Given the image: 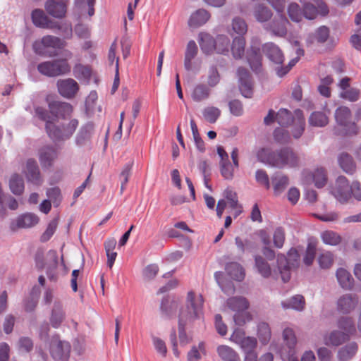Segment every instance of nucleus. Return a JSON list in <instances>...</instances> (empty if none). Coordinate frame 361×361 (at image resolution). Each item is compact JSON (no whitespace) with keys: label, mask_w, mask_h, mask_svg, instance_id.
<instances>
[{"label":"nucleus","mask_w":361,"mask_h":361,"mask_svg":"<svg viewBox=\"0 0 361 361\" xmlns=\"http://www.w3.org/2000/svg\"><path fill=\"white\" fill-rule=\"evenodd\" d=\"M204 300L202 295H195L193 291L187 294L185 307L180 310L178 321V336L181 345H186L190 339L186 329L192 326L193 322L202 314Z\"/></svg>","instance_id":"f257e3e1"},{"label":"nucleus","mask_w":361,"mask_h":361,"mask_svg":"<svg viewBox=\"0 0 361 361\" xmlns=\"http://www.w3.org/2000/svg\"><path fill=\"white\" fill-rule=\"evenodd\" d=\"M256 155L259 161L278 169H283L286 166L294 168L300 165L299 156L289 147H284L276 150L263 147L257 151Z\"/></svg>","instance_id":"f03ea898"},{"label":"nucleus","mask_w":361,"mask_h":361,"mask_svg":"<svg viewBox=\"0 0 361 361\" xmlns=\"http://www.w3.org/2000/svg\"><path fill=\"white\" fill-rule=\"evenodd\" d=\"M63 56L64 57L62 59H56L39 63L37 66L38 72L49 78H55L69 73L71 66L68 61L73 57V54L69 50H64Z\"/></svg>","instance_id":"7ed1b4c3"},{"label":"nucleus","mask_w":361,"mask_h":361,"mask_svg":"<svg viewBox=\"0 0 361 361\" xmlns=\"http://www.w3.org/2000/svg\"><path fill=\"white\" fill-rule=\"evenodd\" d=\"M300 255L297 250L292 247L288 252V256L283 254L277 255V266L282 281L286 283L290 279V270L298 268L300 264Z\"/></svg>","instance_id":"20e7f679"},{"label":"nucleus","mask_w":361,"mask_h":361,"mask_svg":"<svg viewBox=\"0 0 361 361\" xmlns=\"http://www.w3.org/2000/svg\"><path fill=\"white\" fill-rule=\"evenodd\" d=\"M66 43L64 40L54 35H45L41 39L36 40L32 44L34 52L39 56H48L49 57L56 56L55 51L47 52V49L52 48L61 49L66 47Z\"/></svg>","instance_id":"39448f33"},{"label":"nucleus","mask_w":361,"mask_h":361,"mask_svg":"<svg viewBox=\"0 0 361 361\" xmlns=\"http://www.w3.org/2000/svg\"><path fill=\"white\" fill-rule=\"evenodd\" d=\"M71 352L68 342L62 341L58 336H53L50 342V354L56 361H68Z\"/></svg>","instance_id":"423d86ee"},{"label":"nucleus","mask_w":361,"mask_h":361,"mask_svg":"<svg viewBox=\"0 0 361 361\" xmlns=\"http://www.w3.org/2000/svg\"><path fill=\"white\" fill-rule=\"evenodd\" d=\"M237 76L240 93L246 98H251L253 94V81L250 72L244 67H239Z\"/></svg>","instance_id":"0eeeda50"},{"label":"nucleus","mask_w":361,"mask_h":361,"mask_svg":"<svg viewBox=\"0 0 361 361\" xmlns=\"http://www.w3.org/2000/svg\"><path fill=\"white\" fill-rule=\"evenodd\" d=\"M332 194L336 199L342 204L348 202L350 198V185L347 178L339 176L336 180Z\"/></svg>","instance_id":"6e6552de"},{"label":"nucleus","mask_w":361,"mask_h":361,"mask_svg":"<svg viewBox=\"0 0 361 361\" xmlns=\"http://www.w3.org/2000/svg\"><path fill=\"white\" fill-rule=\"evenodd\" d=\"M288 23L287 18L283 14H280L271 22L265 23L263 27L266 31L275 36L283 37L287 33L286 25Z\"/></svg>","instance_id":"1a4fd4ad"},{"label":"nucleus","mask_w":361,"mask_h":361,"mask_svg":"<svg viewBox=\"0 0 361 361\" xmlns=\"http://www.w3.org/2000/svg\"><path fill=\"white\" fill-rule=\"evenodd\" d=\"M39 221V219L35 214L26 212L11 222L10 228L13 231H16L19 228H29L37 225Z\"/></svg>","instance_id":"9d476101"},{"label":"nucleus","mask_w":361,"mask_h":361,"mask_svg":"<svg viewBox=\"0 0 361 361\" xmlns=\"http://www.w3.org/2000/svg\"><path fill=\"white\" fill-rule=\"evenodd\" d=\"M68 3L60 0H47L44 3L47 13L54 18L63 19L67 13Z\"/></svg>","instance_id":"9b49d317"},{"label":"nucleus","mask_w":361,"mask_h":361,"mask_svg":"<svg viewBox=\"0 0 361 361\" xmlns=\"http://www.w3.org/2000/svg\"><path fill=\"white\" fill-rule=\"evenodd\" d=\"M58 155L57 149L52 145H44L38 151L39 161L43 169L51 167Z\"/></svg>","instance_id":"f8f14e48"},{"label":"nucleus","mask_w":361,"mask_h":361,"mask_svg":"<svg viewBox=\"0 0 361 361\" xmlns=\"http://www.w3.org/2000/svg\"><path fill=\"white\" fill-rule=\"evenodd\" d=\"M359 299L357 295L347 293L341 296L337 301V310L343 314L352 312L357 306Z\"/></svg>","instance_id":"ddd939ff"},{"label":"nucleus","mask_w":361,"mask_h":361,"mask_svg":"<svg viewBox=\"0 0 361 361\" xmlns=\"http://www.w3.org/2000/svg\"><path fill=\"white\" fill-rule=\"evenodd\" d=\"M246 60L253 72L259 73L262 71V56L260 49L251 46L246 52Z\"/></svg>","instance_id":"4468645a"},{"label":"nucleus","mask_w":361,"mask_h":361,"mask_svg":"<svg viewBox=\"0 0 361 361\" xmlns=\"http://www.w3.org/2000/svg\"><path fill=\"white\" fill-rule=\"evenodd\" d=\"M57 87L60 94L68 99L74 97L79 90L78 82L72 78L58 80Z\"/></svg>","instance_id":"2eb2a0df"},{"label":"nucleus","mask_w":361,"mask_h":361,"mask_svg":"<svg viewBox=\"0 0 361 361\" xmlns=\"http://www.w3.org/2000/svg\"><path fill=\"white\" fill-rule=\"evenodd\" d=\"M25 176L28 182L34 185H39L42 183V178L39 166L34 159H28L26 162Z\"/></svg>","instance_id":"dca6fc26"},{"label":"nucleus","mask_w":361,"mask_h":361,"mask_svg":"<svg viewBox=\"0 0 361 361\" xmlns=\"http://www.w3.org/2000/svg\"><path fill=\"white\" fill-rule=\"evenodd\" d=\"M50 114L56 118L65 119L73 111V106L67 102L53 101L49 103Z\"/></svg>","instance_id":"f3484780"},{"label":"nucleus","mask_w":361,"mask_h":361,"mask_svg":"<svg viewBox=\"0 0 361 361\" xmlns=\"http://www.w3.org/2000/svg\"><path fill=\"white\" fill-rule=\"evenodd\" d=\"M262 51L273 63L281 65L284 61L283 54L280 48L273 42H268L262 46Z\"/></svg>","instance_id":"a211bd4d"},{"label":"nucleus","mask_w":361,"mask_h":361,"mask_svg":"<svg viewBox=\"0 0 361 361\" xmlns=\"http://www.w3.org/2000/svg\"><path fill=\"white\" fill-rule=\"evenodd\" d=\"M271 180L275 195L281 194L289 184L288 177L279 172L273 174Z\"/></svg>","instance_id":"6ab92c4d"},{"label":"nucleus","mask_w":361,"mask_h":361,"mask_svg":"<svg viewBox=\"0 0 361 361\" xmlns=\"http://www.w3.org/2000/svg\"><path fill=\"white\" fill-rule=\"evenodd\" d=\"M338 162L341 169L348 175L356 171V164L353 157L347 152H342L338 157Z\"/></svg>","instance_id":"aec40b11"},{"label":"nucleus","mask_w":361,"mask_h":361,"mask_svg":"<svg viewBox=\"0 0 361 361\" xmlns=\"http://www.w3.org/2000/svg\"><path fill=\"white\" fill-rule=\"evenodd\" d=\"M293 124L292 135L295 139H298L303 134L305 127V119L302 110H295V121Z\"/></svg>","instance_id":"412c9836"},{"label":"nucleus","mask_w":361,"mask_h":361,"mask_svg":"<svg viewBox=\"0 0 361 361\" xmlns=\"http://www.w3.org/2000/svg\"><path fill=\"white\" fill-rule=\"evenodd\" d=\"M45 130L49 137L54 142L66 140L61 126L56 125L54 122L45 123Z\"/></svg>","instance_id":"4be33fe9"},{"label":"nucleus","mask_w":361,"mask_h":361,"mask_svg":"<svg viewBox=\"0 0 361 361\" xmlns=\"http://www.w3.org/2000/svg\"><path fill=\"white\" fill-rule=\"evenodd\" d=\"M253 16L255 20L261 23H267L272 17L271 9L263 4H257L253 9Z\"/></svg>","instance_id":"5701e85b"},{"label":"nucleus","mask_w":361,"mask_h":361,"mask_svg":"<svg viewBox=\"0 0 361 361\" xmlns=\"http://www.w3.org/2000/svg\"><path fill=\"white\" fill-rule=\"evenodd\" d=\"M210 18V13L205 9L201 8L192 13L188 20L190 27H197L206 23Z\"/></svg>","instance_id":"b1692460"},{"label":"nucleus","mask_w":361,"mask_h":361,"mask_svg":"<svg viewBox=\"0 0 361 361\" xmlns=\"http://www.w3.org/2000/svg\"><path fill=\"white\" fill-rule=\"evenodd\" d=\"M338 282L342 288L352 290L354 286V279L352 275L346 269L339 268L336 274Z\"/></svg>","instance_id":"393cba45"},{"label":"nucleus","mask_w":361,"mask_h":361,"mask_svg":"<svg viewBox=\"0 0 361 361\" xmlns=\"http://www.w3.org/2000/svg\"><path fill=\"white\" fill-rule=\"evenodd\" d=\"M179 307V302L176 300H169L164 297L161 302L160 310L161 313L168 318H171L176 312Z\"/></svg>","instance_id":"a878e982"},{"label":"nucleus","mask_w":361,"mask_h":361,"mask_svg":"<svg viewBox=\"0 0 361 361\" xmlns=\"http://www.w3.org/2000/svg\"><path fill=\"white\" fill-rule=\"evenodd\" d=\"M198 52L197 46L194 40L188 42L184 57V68L186 71L192 70V60L195 58Z\"/></svg>","instance_id":"bb28decb"},{"label":"nucleus","mask_w":361,"mask_h":361,"mask_svg":"<svg viewBox=\"0 0 361 361\" xmlns=\"http://www.w3.org/2000/svg\"><path fill=\"white\" fill-rule=\"evenodd\" d=\"M228 307L236 312H245L249 307V302L243 297H231L226 300Z\"/></svg>","instance_id":"cd10ccee"},{"label":"nucleus","mask_w":361,"mask_h":361,"mask_svg":"<svg viewBox=\"0 0 361 361\" xmlns=\"http://www.w3.org/2000/svg\"><path fill=\"white\" fill-rule=\"evenodd\" d=\"M245 39L243 36L233 38L231 50L235 59H241L245 55Z\"/></svg>","instance_id":"c85d7f7f"},{"label":"nucleus","mask_w":361,"mask_h":361,"mask_svg":"<svg viewBox=\"0 0 361 361\" xmlns=\"http://www.w3.org/2000/svg\"><path fill=\"white\" fill-rule=\"evenodd\" d=\"M93 130L94 125L91 122L87 123L83 126H82L76 136V144L79 146L84 145L87 141L90 140Z\"/></svg>","instance_id":"c756f323"},{"label":"nucleus","mask_w":361,"mask_h":361,"mask_svg":"<svg viewBox=\"0 0 361 361\" xmlns=\"http://www.w3.org/2000/svg\"><path fill=\"white\" fill-rule=\"evenodd\" d=\"M216 350L223 361H240L238 354L228 345H221L217 347Z\"/></svg>","instance_id":"7c9ffc66"},{"label":"nucleus","mask_w":361,"mask_h":361,"mask_svg":"<svg viewBox=\"0 0 361 361\" xmlns=\"http://www.w3.org/2000/svg\"><path fill=\"white\" fill-rule=\"evenodd\" d=\"M227 274L234 280L241 281L245 278V271L238 262H229L225 267Z\"/></svg>","instance_id":"2f4dec72"},{"label":"nucleus","mask_w":361,"mask_h":361,"mask_svg":"<svg viewBox=\"0 0 361 361\" xmlns=\"http://www.w3.org/2000/svg\"><path fill=\"white\" fill-rule=\"evenodd\" d=\"M215 41L216 39L207 33H201L200 35V47L203 53L210 54L215 50Z\"/></svg>","instance_id":"473e14b6"},{"label":"nucleus","mask_w":361,"mask_h":361,"mask_svg":"<svg viewBox=\"0 0 361 361\" xmlns=\"http://www.w3.org/2000/svg\"><path fill=\"white\" fill-rule=\"evenodd\" d=\"M337 326L341 329L343 333H347V336L354 334L356 332V328L354 320L350 317L342 316L337 320Z\"/></svg>","instance_id":"72a5a7b5"},{"label":"nucleus","mask_w":361,"mask_h":361,"mask_svg":"<svg viewBox=\"0 0 361 361\" xmlns=\"http://www.w3.org/2000/svg\"><path fill=\"white\" fill-rule=\"evenodd\" d=\"M357 345L355 342L350 343L339 349L337 357L340 361L350 360L357 351Z\"/></svg>","instance_id":"f704fd0d"},{"label":"nucleus","mask_w":361,"mask_h":361,"mask_svg":"<svg viewBox=\"0 0 361 361\" xmlns=\"http://www.w3.org/2000/svg\"><path fill=\"white\" fill-rule=\"evenodd\" d=\"M9 188L14 195H21L25 189L24 180L23 177L18 173L13 174L9 180Z\"/></svg>","instance_id":"c9c22d12"},{"label":"nucleus","mask_w":361,"mask_h":361,"mask_svg":"<svg viewBox=\"0 0 361 361\" xmlns=\"http://www.w3.org/2000/svg\"><path fill=\"white\" fill-rule=\"evenodd\" d=\"M281 305L284 309H293L298 311H302L305 308V300L302 295H296L286 301L281 302Z\"/></svg>","instance_id":"e433bc0d"},{"label":"nucleus","mask_w":361,"mask_h":361,"mask_svg":"<svg viewBox=\"0 0 361 361\" xmlns=\"http://www.w3.org/2000/svg\"><path fill=\"white\" fill-rule=\"evenodd\" d=\"M64 312L62 308V305L59 302H54L51 315L50 317V322L54 328H58L64 319Z\"/></svg>","instance_id":"4c0bfd02"},{"label":"nucleus","mask_w":361,"mask_h":361,"mask_svg":"<svg viewBox=\"0 0 361 361\" xmlns=\"http://www.w3.org/2000/svg\"><path fill=\"white\" fill-rule=\"evenodd\" d=\"M210 95L209 87L204 84L197 85L191 94L192 99L197 102H202L209 98Z\"/></svg>","instance_id":"58836bf2"},{"label":"nucleus","mask_w":361,"mask_h":361,"mask_svg":"<svg viewBox=\"0 0 361 361\" xmlns=\"http://www.w3.org/2000/svg\"><path fill=\"white\" fill-rule=\"evenodd\" d=\"M351 111L347 106H340L335 111V118L337 123L342 126H347L350 123Z\"/></svg>","instance_id":"ea45409f"},{"label":"nucleus","mask_w":361,"mask_h":361,"mask_svg":"<svg viewBox=\"0 0 361 361\" xmlns=\"http://www.w3.org/2000/svg\"><path fill=\"white\" fill-rule=\"evenodd\" d=\"M255 266L257 272L264 278H269L271 275L270 265L262 256H255Z\"/></svg>","instance_id":"a19ab883"},{"label":"nucleus","mask_w":361,"mask_h":361,"mask_svg":"<svg viewBox=\"0 0 361 361\" xmlns=\"http://www.w3.org/2000/svg\"><path fill=\"white\" fill-rule=\"evenodd\" d=\"M276 121L281 126H287L295 121V112L293 115L286 109H281L276 114Z\"/></svg>","instance_id":"79ce46f5"},{"label":"nucleus","mask_w":361,"mask_h":361,"mask_svg":"<svg viewBox=\"0 0 361 361\" xmlns=\"http://www.w3.org/2000/svg\"><path fill=\"white\" fill-rule=\"evenodd\" d=\"M31 18L33 24L36 27L44 29L49 17L44 13L43 10L35 8L32 11Z\"/></svg>","instance_id":"37998d69"},{"label":"nucleus","mask_w":361,"mask_h":361,"mask_svg":"<svg viewBox=\"0 0 361 361\" xmlns=\"http://www.w3.org/2000/svg\"><path fill=\"white\" fill-rule=\"evenodd\" d=\"M230 39L224 35H218L215 41V50L218 54L226 55L229 52Z\"/></svg>","instance_id":"c03bdc74"},{"label":"nucleus","mask_w":361,"mask_h":361,"mask_svg":"<svg viewBox=\"0 0 361 361\" xmlns=\"http://www.w3.org/2000/svg\"><path fill=\"white\" fill-rule=\"evenodd\" d=\"M271 329L266 322H260L257 326V336L259 341L265 345L267 344L271 338Z\"/></svg>","instance_id":"a18cd8bd"},{"label":"nucleus","mask_w":361,"mask_h":361,"mask_svg":"<svg viewBox=\"0 0 361 361\" xmlns=\"http://www.w3.org/2000/svg\"><path fill=\"white\" fill-rule=\"evenodd\" d=\"M329 122L328 117L324 113L321 111H314L311 114L309 118V123L312 126L324 127Z\"/></svg>","instance_id":"49530a36"},{"label":"nucleus","mask_w":361,"mask_h":361,"mask_svg":"<svg viewBox=\"0 0 361 361\" xmlns=\"http://www.w3.org/2000/svg\"><path fill=\"white\" fill-rule=\"evenodd\" d=\"M327 173L324 168H317L313 173V180L317 188H322L327 183Z\"/></svg>","instance_id":"de8ad7c7"},{"label":"nucleus","mask_w":361,"mask_h":361,"mask_svg":"<svg viewBox=\"0 0 361 361\" xmlns=\"http://www.w3.org/2000/svg\"><path fill=\"white\" fill-rule=\"evenodd\" d=\"M350 338L347 333H343L338 330L332 331L329 336L330 344L334 346H338Z\"/></svg>","instance_id":"09e8293b"},{"label":"nucleus","mask_w":361,"mask_h":361,"mask_svg":"<svg viewBox=\"0 0 361 361\" xmlns=\"http://www.w3.org/2000/svg\"><path fill=\"white\" fill-rule=\"evenodd\" d=\"M321 238L324 243L329 245H337L341 242V237L336 232L326 231L322 233Z\"/></svg>","instance_id":"8fccbe9b"},{"label":"nucleus","mask_w":361,"mask_h":361,"mask_svg":"<svg viewBox=\"0 0 361 361\" xmlns=\"http://www.w3.org/2000/svg\"><path fill=\"white\" fill-rule=\"evenodd\" d=\"M59 218L57 216L53 219L48 224L47 229L40 236V241L42 243L47 242L55 233L58 226Z\"/></svg>","instance_id":"3c124183"},{"label":"nucleus","mask_w":361,"mask_h":361,"mask_svg":"<svg viewBox=\"0 0 361 361\" xmlns=\"http://www.w3.org/2000/svg\"><path fill=\"white\" fill-rule=\"evenodd\" d=\"M202 114L207 121L210 123H214L220 116L221 111L216 107L209 106L204 109Z\"/></svg>","instance_id":"603ef678"},{"label":"nucleus","mask_w":361,"mask_h":361,"mask_svg":"<svg viewBox=\"0 0 361 361\" xmlns=\"http://www.w3.org/2000/svg\"><path fill=\"white\" fill-rule=\"evenodd\" d=\"M232 30L235 33L243 35L247 32V25L242 18L235 17L232 20Z\"/></svg>","instance_id":"864d4df0"},{"label":"nucleus","mask_w":361,"mask_h":361,"mask_svg":"<svg viewBox=\"0 0 361 361\" xmlns=\"http://www.w3.org/2000/svg\"><path fill=\"white\" fill-rule=\"evenodd\" d=\"M274 138L279 144H287L290 140L289 133L287 130L277 128L274 131Z\"/></svg>","instance_id":"5fc2aeb1"},{"label":"nucleus","mask_w":361,"mask_h":361,"mask_svg":"<svg viewBox=\"0 0 361 361\" xmlns=\"http://www.w3.org/2000/svg\"><path fill=\"white\" fill-rule=\"evenodd\" d=\"M73 73L79 79H89L91 76V69L87 66L78 63L73 67Z\"/></svg>","instance_id":"6e6d98bb"},{"label":"nucleus","mask_w":361,"mask_h":361,"mask_svg":"<svg viewBox=\"0 0 361 361\" xmlns=\"http://www.w3.org/2000/svg\"><path fill=\"white\" fill-rule=\"evenodd\" d=\"M329 33V27L326 26H321L317 29L315 32L312 35V38L318 43L323 44L328 39Z\"/></svg>","instance_id":"4d7b16f0"},{"label":"nucleus","mask_w":361,"mask_h":361,"mask_svg":"<svg viewBox=\"0 0 361 361\" xmlns=\"http://www.w3.org/2000/svg\"><path fill=\"white\" fill-rule=\"evenodd\" d=\"M283 338L286 345L289 349H293L296 345L297 339L293 330L290 328H286L283 331Z\"/></svg>","instance_id":"13d9d810"},{"label":"nucleus","mask_w":361,"mask_h":361,"mask_svg":"<svg viewBox=\"0 0 361 361\" xmlns=\"http://www.w3.org/2000/svg\"><path fill=\"white\" fill-rule=\"evenodd\" d=\"M78 123H79L78 121L75 118H73V119H71L68 123L62 124L61 126V127L63 131L64 137H66V140H68L69 138H71V136L73 135L76 128L78 126Z\"/></svg>","instance_id":"bf43d9fd"},{"label":"nucleus","mask_w":361,"mask_h":361,"mask_svg":"<svg viewBox=\"0 0 361 361\" xmlns=\"http://www.w3.org/2000/svg\"><path fill=\"white\" fill-rule=\"evenodd\" d=\"M316 250V245L313 243H309L303 258V262L305 265L310 266L312 264L315 258Z\"/></svg>","instance_id":"052dcab7"},{"label":"nucleus","mask_w":361,"mask_h":361,"mask_svg":"<svg viewBox=\"0 0 361 361\" xmlns=\"http://www.w3.org/2000/svg\"><path fill=\"white\" fill-rule=\"evenodd\" d=\"M240 343L245 353L255 352L257 346V339L254 337H244L240 339Z\"/></svg>","instance_id":"680f3d73"},{"label":"nucleus","mask_w":361,"mask_h":361,"mask_svg":"<svg viewBox=\"0 0 361 361\" xmlns=\"http://www.w3.org/2000/svg\"><path fill=\"white\" fill-rule=\"evenodd\" d=\"M49 255L52 258L51 260L53 262V268L49 267L47 270V275L50 281H56V275L55 274V269L58 265V256L57 253L54 250L49 251Z\"/></svg>","instance_id":"e2e57ef3"},{"label":"nucleus","mask_w":361,"mask_h":361,"mask_svg":"<svg viewBox=\"0 0 361 361\" xmlns=\"http://www.w3.org/2000/svg\"><path fill=\"white\" fill-rule=\"evenodd\" d=\"M274 245L276 248H281L285 242V231L283 228L277 227L273 235Z\"/></svg>","instance_id":"0e129e2a"},{"label":"nucleus","mask_w":361,"mask_h":361,"mask_svg":"<svg viewBox=\"0 0 361 361\" xmlns=\"http://www.w3.org/2000/svg\"><path fill=\"white\" fill-rule=\"evenodd\" d=\"M318 262L322 269H329L331 267L334 262V257L332 253L326 252L319 255Z\"/></svg>","instance_id":"69168bd1"},{"label":"nucleus","mask_w":361,"mask_h":361,"mask_svg":"<svg viewBox=\"0 0 361 361\" xmlns=\"http://www.w3.org/2000/svg\"><path fill=\"white\" fill-rule=\"evenodd\" d=\"M220 80V75L216 65H212L209 69L208 85L210 87L216 86Z\"/></svg>","instance_id":"338daca9"},{"label":"nucleus","mask_w":361,"mask_h":361,"mask_svg":"<svg viewBox=\"0 0 361 361\" xmlns=\"http://www.w3.org/2000/svg\"><path fill=\"white\" fill-rule=\"evenodd\" d=\"M317 8L310 2L303 4V13L306 18L312 20L314 19L317 15Z\"/></svg>","instance_id":"774afa93"}]
</instances>
